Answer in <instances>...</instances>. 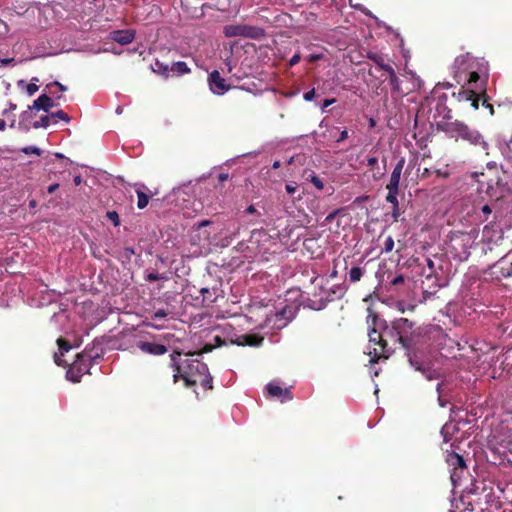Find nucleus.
<instances>
[{
  "label": "nucleus",
  "instance_id": "1",
  "mask_svg": "<svg viewBox=\"0 0 512 512\" xmlns=\"http://www.w3.org/2000/svg\"><path fill=\"white\" fill-rule=\"evenodd\" d=\"M171 367L175 373L173 381L180 378L184 380L185 386L190 387L200 383L205 389H212V377L208 367L201 362L194 354H182L175 352L171 355Z\"/></svg>",
  "mask_w": 512,
  "mask_h": 512
},
{
  "label": "nucleus",
  "instance_id": "2",
  "mask_svg": "<svg viewBox=\"0 0 512 512\" xmlns=\"http://www.w3.org/2000/svg\"><path fill=\"white\" fill-rule=\"evenodd\" d=\"M465 63L469 68L468 89L474 93L482 91L488 79V62L483 58H475L470 53L456 58L458 66Z\"/></svg>",
  "mask_w": 512,
  "mask_h": 512
},
{
  "label": "nucleus",
  "instance_id": "3",
  "mask_svg": "<svg viewBox=\"0 0 512 512\" xmlns=\"http://www.w3.org/2000/svg\"><path fill=\"white\" fill-rule=\"evenodd\" d=\"M478 238V230L468 232L455 231L449 236L447 252L457 261H466L470 256V250Z\"/></svg>",
  "mask_w": 512,
  "mask_h": 512
},
{
  "label": "nucleus",
  "instance_id": "4",
  "mask_svg": "<svg viewBox=\"0 0 512 512\" xmlns=\"http://www.w3.org/2000/svg\"><path fill=\"white\" fill-rule=\"evenodd\" d=\"M442 130L451 138L456 140L462 139L471 145L480 146L484 151L488 149V144L483 139V136L477 130L470 128L462 122L445 123Z\"/></svg>",
  "mask_w": 512,
  "mask_h": 512
},
{
  "label": "nucleus",
  "instance_id": "5",
  "mask_svg": "<svg viewBox=\"0 0 512 512\" xmlns=\"http://www.w3.org/2000/svg\"><path fill=\"white\" fill-rule=\"evenodd\" d=\"M490 445L500 455L512 454V417L502 420L492 431Z\"/></svg>",
  "mask_w": 512,
  "mask_h": 512
},
{
  "label": "nucleus",
  "instance_id": "6",
  "mask_svg": "<svg viewBox=\"0 0 512 512\" xmlns=\"http://www.w3.org/2000/svg\"><path fill=\"white\" fill-rule=\"evenodd\" d=\"M374 328L369 332V341L370 343H374L379 346V348L374 347L373 350H369L368 354L371 357L370 362H377L378 359L383 356L384 358L388 357L387 339L390 338L389 334L385 333V323L382 320H378L376 317L374 318Z\"/></svg>",
  "mask_w": 512,
  "mask_h": 512
},
{
  "label": "nucleus",
  "instance_id": "7",
  "mask_svg": "<svg viewBox=\"0 0 512 512\" xmlns=\"http://www.w3.org/2000/svg\"><path fill=\"white\" fill-rule=\"evenodd\" d=\"M412 326V322L406 318L395 319L391 323V326L385 324V333L389 334L388 336H390L395 343L398 342L404 347H407V338Z\"/></svg>",
  "mask_w": 512,
  "mask_h": 512
},
{
  "label": "nucleus",
  "instance_id": "8",
  "mask_svg": "<svg viewBox=\"0 0 512 512\" xmlns=\"http://www.w3.org/2000/svg\"><path fill=\"white\" fill-rule=\"evenodd\" d=\"M408 361L410 365L417 371L423 373L428 379L432 380L437 378V373L430 369V361L423 351L420 350H408L407 351Z\"/></svg>",
  "mask_w": 512,
  "mask_h": 512
},
{
  "label": "nucleus",
  "instance_id": "9",
  "mask_svg": "<svg viewBox=\"0 0 512 512\" xmlns=\"http://www.w3.org/2000/svg\"><path fill=\"white\" fill-rule=\"evenodd\" d=\"M226 37H244L250 39H258L263 35V30L256 26L231 24L226 25L223 29Z\"/></svg>",
  "mask_w": 512,
  "mask_h": 512
},
{
  "label": "nucleus",
  "instance_id": "10",
  "mask_svg": "<svg viewBox=\"0 0 512 512\" xmlns=\"http://www.w3.org/2000/svg\"><path fill=\"white\" fill-rule=\"evenodd\" d=\"M405 165V159L401 158L395 167L393 168V171L390 176L389 183L386 186V189L388 190L386 200H395V197H398L399 195V185H400V179L402 175V171Z\"/></svg>",
  "mask_w": 512,
  "mask_h": 512
},
{
  "label": "nucleus",
  "instance_id": "11",
  "mask_svg": "<svg viewBox=\"0 0 512 512\" xmlns=\"http://www.w3.org/2000/svg\"><path fill=\"white\" fill-rule=\"evenodd\" d=\"M485 304L482 303L474 293L462 296V305L459 310V315L463 317H471L473 314L482 312Z\"/></svg>",
  "mask_w": 512,
  "mask_h": 512
},
{
  "label": "nucleus",
  "instance_id": "12",
  "mask_svg": "<svg viewBox=\"0 0 512 512\" xmlns=\"http://www.w3.org/2000/svg\"><path fill=\"white\" fill-rule=\"evenodd\" d=\"M209 86L212 93L217 95H223L229 89V85L226 84L225 79L221 77L218 71H213L209 75Z\"/></svg>",
  "mask_w": 512,
  "mask_h": 512
},
{
  "label": "nucleus",
  "instance_id": "13",
  "mask_svg": "<svg viewBox=\"0 0 512 512\" xmlns=\"http://www.w3.org/2000/svg\"><path fill=\"white\" fill-rule=\"evenodd\" d=\"M136 346L143 353L151 355H163L167 352V347L165 345L155 342L139 341Z\"/></svg>",
  "mask_w": 512,
  "mask_h": 512
},
{
  "label": "nucleus",
  "instance_id": "14",
  "mask_svg": "<svg viewBox=\"0 0 512 512\" xmlns=\"http://www.w3.org/2000/svg\"><path fill=\"white\" fill-rule=\"evenodd\" d=\"M262 341V337L254 334L237 335L235 338H232L230 340L232 344H236L238 346H259L262 343Z\"/></svg>",
  "mask_w": 512,
  "mask_h": 512
},
{
  "label": "nucleus",
  "instance_id": "15",
  "mask_svg": "<svg viewBox=\"0 0 512 512\" xmlns=\"http://www.w3.org/2000/svg\"><path fill=\"white\" fill-rule=\"evenodd\" d=\"M266 388L269 395H271L272 397L279 398L281 402H286L293 398L289 389L282 388L276 383L271 382L267 385Z\"/></svg>",
  "mask_w": 512,
  "mask_h": 512
},
{
  "label": "nucleus",
  "instance_id": "16",
  "mask_svg": "<svg viewBox=\"0 0 512 512\" xmlns=\"http://www.w3.org/2000/svg\"><path fill=\"white\" fill-rule=\"evenodd\" d=\"M135 38L133 30H116L111 33V39L121 45L131 43Z\"/></svg>",
  "mask_w": 512,
  "mask_h": 512
},
{
  "label": "nucleus",
  "instance_id": "17",
  "mask_svg": "<svg viewBox=\"0 0 512 512\" xmlns=\"http://www.w3.org/2000/svg\"><path fill=\"white\" fill-rule=\"evenodd\" d=\"M452 69L457 83H463L468 86L469 68L467 67V63L458 66L455 60Z\"/></svg>",
  "mask_w": 512,
  "mask_h": 512
},
{
  "label": "nucleus",
  "instance_id": "18",
  "mask_svg": "<svg viewBox=\"0 0 512 512\" xmlns=\"http://www.w3.org/2000/svg\"><path fill=\"white\" fill-rule=\"evenodd\" d=\"M446 461L452 469H460V472H464L466 468L463 457L457 453H449Z\"/></svg>",
  "mask_w": 512,
  "mask_h": 512
},
{
  "label": "nucleus",
  "instance_id": "19",
  "mask_svg": "<svg viewBox=\"0 0 512 512\" xmlns=\"http://www.w3.org/2000/svg\"><path fill=\"white\" fill-rule=\"evenodd\" d=\"M57 344L59 346V352L54 353V362L58 366H63L65 365V362L63 361L62 357L66 352H68L71 349V346L62 338H59L57 340Z\"/></svg>",
  "mask_w": 512,
  "mask_h": 512
},
{
  "label": "nucleus",
  "instance_id": "20",
  "mask_svg": "<svg viewBox=\"0 0 512 512\" xmlns=\"http://www.w3.org/2000/svg\"><path fill=\"white\" fill-rule=\"evenodd\" d=\"M53 105V100L49 96L43 94L33 102L32 107L36 110H44L47 112L53 107Z\"/></svg>",
  "mask_w": 512,
  "mask_h": 512
},
{
  "label": "nucleus",
  "instance_id": "21",
  "mask_svg": "<svg viewBox=\"0 0 512 512\" xmlns=\"http://www.w3.org/2000/svg\"><path fill=\"white\" fill-rule=\"evenodd\" d=\"M170 70L173 75H177V76L186 74L190 71L187 64L183 61H178V62L173 63L170 66Z\"/></svg>",
  "mask_w": 512,
  "mask_h": 512
},
{
  "label": "nucleus",
  "instance_id": "22",
  "mask_svg": "<svg viewBox=\"0 0 512 512\" xmlns=\"http://www.w3.org/2000/svg\"><path fill=\"white\" fill-rule=\"evenodd\" d=\"M369 58L371 60H373L375 62V64L377 65V67L385 72L388 73V75L390 73H392L394 71L393 67L389 64H386L384 62V59L382 56H378V55H371L369 56Z\"/></svg>",
  "mask_w": 512,
  "mask_h": 512
},
{
  "label": "nucleus",
  "instance_id": "23",
  "mask_svg": "<svg viewBox=\"0 0 512 512\" xmlns=\"http://www.w3.org/2000/svg\"><path fill=\"white\" fill-rule=\"evenodd\" d=\"M76 368H78V362H74L66 372L67 379L73 383L80 382L82 376L77 372Z\"/></svg>",
  "mask_w": 512,
  "mask_h": 512
},
{
  "label": "nucleus",
  "instance_id": "24",
  "mask_svg": "<svg viewBox=\"0 0 512 512\" xmlns=\"http://www.w3.org/2000/svg\"><path fill=\"white\" fill-rule=\"evenodd\" d=\"M491 213H492V209L490 208V206L488 204H485L480 208L479 213H477L475 211L476 220L479 222H485Z\"/></svg>",
  "mask_w": 512,
  "mask_h": 512
},
{
  "label": "nucleus",
  "instance_id": "25",
  "mask_svg": "<svg viewBox=\"0 0 512 512\" xmlns=\"http://www.w3.org/2000/svg\"><path fill=\"white\" fill-rule=\"evenodd\" d=\"M389 81L392 86V90L397 94H402L401 81L398 78V76L396 75L395 70L389 74Z\"/></svg>",
  "mask_w": 512,
  "mask_h": 512
},
{
  "label": "nucleus",
  "instance_id": "26",
  "mask_svg": "<svg viewBox=\"0 0 512 512\" xmlns=\"http://www.w3.org/2000/svg\"><path fill=\"white\" fill-rule=\"evenodd\" d=\"M363 276V269L360 267H352L349 271V279L351 282H357Z\"/></svg>",
  "mask_w": 512,
  "mask_h": 512
},
{
  "label": "nucleus",
  "instance_id": "27",
  "mask_svg": "<svg viewBox=\"0 0 512 512\" xmlns=\"http://www.w3.org/2000/svg\"><path fill=\"white\" fill-rule=\"evenodd\" d=\"M52 123V120H51V117L50 115H46V116H43L40 118L39 121H36L33 123V127L35 129H38V128H47L49 127Z\"/></svg>",
  "mask_w": 512,
  "mask_h": 512
},
{
  "label": "nucleus",
  "instance_id": "28",
  "mask_svg": "<svg viewBox=\"0 0 512 512\" xmlns=\"http://www.w3.org/2000/svg\"><path fill=\"white\" fill-rule=\"evenodd\" d=\"M136 192L138 196L137 207L139 209H144L148 205L149 197L147 194L140 190H137Z\"/></svg>",
  "mask_w": 512,
  "mask_h": 512
},
{
  "label": "nucleus",
  "instance_id": "29",
  "mask_svg": "<svg viewBox=\"0 0 512 512\" xmlns=\"http://www.w3.org/2000/svg\"><path fill=\"white\" fill-rule=\"evenodd\" d=\"M50 117H51V120H52L53 124L57 123L58 120H62V121H65V122H69L70 121L69 116L64 111H62V110H59V111H57L55 113H51Z\"/></svg>",
  "mask_w": 512,
  "mask_h": 512
},
{
  "label": "nucleus",
  "instance_id": "30",
  "mask_svg": "<svg viewBox=\"0 0 512 512\" xmlns=\"http://www.w3.org/2000/svg\"><path fill=\"white\" fill-rule=\"evenodd\" d=\"M386 201L392 205V217L395 221H397L400 216L398 197H395V200H386Z\"/></svg>",
  "mask_w": 512,
  "mask_h": 512
},
{
  "label": "nucleus",
  "instance_id": "31",
  "mask_svg": "<svg viewBox=\"0 0 512 512\" xmlns=\"http://www.w3.org/2000/svg\"><path fill=\"white\" fill-rule=\"evenodd\" d=\"M153 70L165 76H169L172 73L168 65H164L158 61L155 63Z\"/></svg>",
  "mask_w": 512,
  "mask_h": 512
},
{
  "label": "nucleus",
  "instance_id": "32",
  "mask_svg": "<svg viewBox=\"0 0 512 512\" xmlns=\"http://www.w3.org/2000/svg\"><path fill=\"white\" fill-rule=\"evenodd\" d=\"M455 426L452 425V424H445L442 429H441V434L444 438V441L445 442H448L449 441V436L451 435V433L453 432Z\"/></svg>",
  "mask_w": 512,
  "mask_h": 512
},
{
  "label": "nucleus",
  "instance_id": "33",
  "mask_svg": "<svg viewBox=\"0 0 512 512\" xmlns=\"http://www.w3.org/2000/svg\"><path fill=\"white\" fill-rule=\"evenodd\" d=\"M394 239L392 236H388L384 241V247L382 249V252L389 253L394 248Z\"/></svg>",
  "mask_w": 512,
  "mask_h": 512
},
{
  "label": "nucleus",
  "instance_id": "34",
  "mask_svg": "<svg viewBox=\"0 0 512 512\" xmlns=\"http://www.w3.org/2000/svg\"><path fill=\"white\" fill-rule=\"evenodd\" d=\"M78 362V368H76L77 372L81 375L88 372V366L87 364L83 363V356L78 355V359L75 361Z\"/></svg>",
  "mask_w": 512,
  "mask_h": 512
},
{
  "label": "nucleus",
  "instance_id": "35",
  "mask_svg": "<svg viewBox=\"0 0 512 512\" xmlns=\"http://www.w3.org/2000/svg\"><path fill=\"white\" fill-rule=\"evenodd\" d=\"M106 216L114 224V226L120 225L119 215L116 211H108Z\"/></svg>",
  "mask_w": 512,
  "mask_h": 512
},
{
  "label": "nucleus",
  "instance_id": "36",
  "mask_svg": "<svg viewBox=\"0 0 512 512\" xmlns=\"http://www.w3.org/2000/svg\"><path fill=\"white\" fill-rule=\"evenodd\" d=\"M462 473L463 472H460V469H452L450 478H451V482L454 486H456L457 483L459 482V480L461 479Z\"/></svg>",
  "mask_w": 512,
  "mask_h": 512
},
{
  "label": "nucleus",
  "instance_id": "37",
  "mask_svg": "<svg viewBox=\"0 0 512 512\" xmlns=\"http://www.w3.org/2000/svg\"><path fill=\"white\" fill-rule=\"evenodd\" d=\"M21 151L26 155H29V154L40 155V153H41V150L37 146H26V147L22 148Z\"/></svg>",
  "mask_w": 512,
  "mask_h": 512
},
{
  "label": "nucleus",
  "instance_id": "38",
  "mask_svg": "<svg viewBox=\"0 0 512 512\" xmlns=\"http://www.w3.org/2000/svg\"><path fill=\"white\" fill-rule=\"evenodd\" d=\"M310 182L318 189L323 190L324 183L323 181L316 175H311Z\"/></svg>",
  "mask_w": 512,
  "mask_h": 512
},
{
  "label": "nucleus",
  "instance_id": "39",
  "mask_svg": "<svg viewBox=\"0 0 512 512\" xmlns=\"http://www.w3.org/2000/svg\"><path fill=\"white\" fill-rule=\"evenodd\" d=\"M146 279L150 282L152 281H157V280H160V279H166V277L158 274V273H149L146 277Z\"/></svg>",
  "mask_w": 512,
  "mask_h": 512
},
{
  "label": "nucleus",
  "instance_id": "40",
  "mask_svg": "<svg viewBox=\"0 0 512 512\" xmlns=\"http://www.w3.org/2000/svg\"><path fill=\"white\" fill-rule=\"evenodd\" d=\"M167 316V312L163 309H160L158 311H156L153 316H152V319L153 320H157V319H163Z\"/></svg>",
  "mask_w": 512,
  "mask_h": 512
},
{
  "label": "nucleus",
  "instance_id": "41",
  "mask_svg": "<svg viewBox=\"0 0 512 512\" xmlns=\"http://www.w3.org/2000/svg\"><path fill=\"white\" fill-rule=\"evenodd\" d=\"M26 91H27L28 95L31 96L38 91V86L35 83H30L27 85Z\"/></svg>",
  "mask_w": 512,
  "mask_h": 512
},
{
  "label": "nucleus",
  "instance_id": "42",
  "mask_svg": "<svg viewBox=\"0 0 512 512\" xmlns=\"http://www.w3.org/2000/svg\"><path fill=\"white\" fill-rule=\"evenodd\" d=\"M404 282V277L403 275L399 274L397 276H395L392 280H391V285L393 286H397L399 284H402Z\"/></svg>",
  "mask_w": 512,
  "mask_h": 512
},
{
  "label": "nucleus",
  "instance_id": "43",
  "mask_svg": "<svg viewBox=\"0 0 512 512\" xmlns=\"http://www.w3.org/2000/svg\"><path fill=\"white\" fill-rule=\"evenodd\" d=\"M285 189L288 194H294L297 190V186L293 183H288L286 184Z\"/></svg>",
  "mask_w": 512,
  "mask_h": 512
},
{
  "label": "nucleus",
  "instance_id": "44",
  "mask_svg": "<svg viewBox=\"0 0 512 512\" xmlns=\"http://www.w3.org/2000/svg\"><path fill=\"white\" fill-rule=\"evenodd\" d=\"M300 59H301L300 54H299V53H296V54H295V55H293V56H292V58L289 60V65H290V66H294V65L298 64V63H299V61H300Z\"/></svg>",
  "mask_w": 512,
  "mask_h": 512
},
{
  "label": "nucleus",
  "instance_id": "45",
  "mask_svg": "<svg viewBox=\"0 0 512 512\" xmlns=\"http://www.w3.org/2000/svg\"><path fill=\"white\" fill-rule=\"evenodd\" d=\"M315 96V90L312 89L304 94V99L306 101H311Z\"/></svg>",
  "mask_w": 512,
  "mask_h": 512
},
{
  "label": "nucleus",
  "instance_id": "46",
  "mask_svg": "<svg viewBox=\"0 0 512 512\" xmlns=\"http://www.w3.org/2000/svg\"><path fill=\"white\" fill-rule=\"evenodd\" d=\"M322 57H323L322 54H311V55L308 56L307 60L309 62H315L317 60H320Z\"/></svg>",
  "mask_w": 512,
  "mask_h": 512
},
{
  "label": "nucleus",
  "instance_id": "47",
  "mask_svg": "<svg viewBox=\"0 0 512 512\" xmlns=\"http://www.w3.org/2000/svg\"><path fill=\"white\" fill-rule=\"evenodd\" d=\"M440 388H441V384L439 383L437 385V392L439 393V396H438V402H439V405L441 407H445L446 406V402L442 399L441 395H440Z\"/></svg>",
  "mask_w": 512,
  "mask_h": 512
},
{
  "label": "nucleus",
  "instance_id": "48",
  "mask_svg": "<svg viewBox=\"0 0 512 512\" xmlns=\"http://www.w3.org/2000/svg\"><path fill=\"white\" fill-rule=\"evenodd\" d=\"M348 138V131L346 129H344L341 133H340V137L337 139V142H342L344 141L345 139Z\"/></svg>",
  "mask_w": 512,
  "mask_h": 512
},
{
  "label": "nucleus",
  "instance_id": "49",
  "mask_svg": "<svg viewBox=\"0 0 512 512\" xmlns=\"http://www.w3.org/2000/svg\"><path fill=\"white\" fill-rule=\"evenodd\" d=\"M378 163V159L376 157H370L367 159V164L370 167L375 166Z\"/></svg>",
  "mask_w": 512,
  "mask_h": 512
},
{
  "label": "nucleus",
  "instance_id": "50",
  "mask_svg": "<svg viewBox=\"0 0 512 512\" xmlns=\"http://www.w3.org/2000/svg\"><path fill=\"white\" fill-rule=\"evenodd\" d=\"M58 187H59V184H58V183L51 184V185L48 187L47 191H48V193H50V194H51V193L55 192V191L58 189Z\"/></svg>",
  "mask_w": 512,
  "mask_h": 512
},
{
  "label": "nucleus",
  "instance_id": "51",
  "mask_svg": "<svg viewBox=\"0 0 512 512\" xmlns=\"http://www.w3.org/2000/svg\"><path fill=\"white\" fill-rule=\"evenodd\" d=\"M506 147H507V150H508V153H509V157L512 158V137L507 142Z\"/></svg>",
  "mask_w": 512,
  "mask_h": 512
},
{
  "label": "nucleus",
  "instance_id": "52",
  "mask_svg": "<svg viewBox=\"0 0 512 512\" xmlns=\"http://www.w3.org/2000/svg\"><path fill=\"white\" fill-rule=\"evenodd\" d=\"M335 102V99H326L323 104V109L327 108L329 105Z\"/></svg>",
  "mask_w": 512,
  "mask_h": 512
},
{
  "label": "nucleus",
  "instance_id": "53",
  "mask_svg": "<svg viewBox=\"0 0 512 512\" xmlns=\"http://www.w3.org/2000/svg\"><path fill=\"white\" fill-rule=\"evenodd\" d=\"M246 212L249 214H254V213H257V210L255 209V207L253 205H250L247 207Z\"/></svg>",
  "mask_w": 512,
  "mask_h": 512
},
{
  "label": "nucleus",
  "instance_id": "54",
  "mask_svg": "<svg viewBox=\"0 0 512 512\" xmlns=\"http://www.w3.org/2000/svg\"><path fill=\"white\" fill-rule=\"evenodd\" d=\"M54 84H55L56 86H58V87H59V89H60L61 91H63V92L67 90V87H66V86H64V85H62L60 82H57V81H56Z\"/></svg>",
  "mask_w": 512,
  "mask_h": 512
},
{
  "label": "nucleus",
  "instance_id": "55",
  "mask_svg": "<svg viewBox=\"0 0 512 512\" xmlns=\"http://www.w3.org/2000/svg\"><path fill=\"white\" fill-rule=\"evenodd\" d=\"M81 182H82V178H81V176H79V175H78V176H75V177H74V183H75V185H80V184H81Z\"/></svg>",
  "mask_w": 512,
  "mask_h": 512
},
{
  "label": "nucleus",
  "instance_id": "56",
  "mask_svg": "<svg viewBox=\"0 0 512 512\" xmlns=\"http://www.w3.org/2000/svg\"><path fill=\"white\" fill-rule=\"evenodd\" d=\"M6 128V122L3 119H0V131H4Z\"/></svg>",
  "mask_w": 512,
  "mask_h": 512
},
{
  "label": "nucleus",
  "instance_id": "57",
  "mask_svg": "<svg viewBox=\"0 0 512 512\" xmlns=\"http://www.w3.org/2000/svg\"><path fill=\"white\" fill-rule=\"evenodd\" d=\"M37 206L36 200L32 199L29 201V207L34 209Z\"/></svg>",
  "mask_w": 512,
  "mask_h": 512
},
{
  "label": "nucleus",
  "instance_id": "58",
  "mask_svg": "<svg viewBox=\"0 0 512 512\" xmlns=\"http://www.w3.org/2000/svg\"><path fill=\"white\" fill-rule=\"evenodd\" d=\"M280 165H281L280 161L277 160V161H274V163L272 164V167H273V169H278L280 167Z\"/></svg>",
  "mask_w": 512,
  "mask_h": 512
},
{
  "label": "nucleus",
  "instance_id": "59",
  "mask_svg": "<svg viewBox=\"0 0 512 512\" xmlns=\"http://www.w3.org/2000/svg\"><path fill=\"white\" fill-rule=\"evenodd\" d=\"M209 223H210V222H209L208 220H204V221H202V222H200V223L198 224V227L206 226V225H208Z\"/></svg>",
  "mask_w": 512,
  "mask_h": 512
},
{
  "label": "nucleus",
  "instance_id": "60",
  "mask_svg": "<svg viewBox=\"0 0 512 512\" xmlns=\"http://www.w3.org/2000/svg\"><path fill=\"white\" fill-rule=\"evenodd\" d=\"M227 178H228V175H227V174H220V176H219L220 181H224V180H226Z\"/></svg>",
  "mask_w": 512,
  "mask_h": 512
},
{
  "label": "nucleus",
  "instance_id": "61",
  "mask_svg": "<svg viewBox=\"0 0 512 512\" xmlns=\"http://www.w3.org/2000/svg\"><path fill=\"white\" fill-rule=\"evenodd\" d=\"M12 61H13V59H1V63L5 64V65L10 63V62H12Z\"/></svg>",
  "mask_w": 512,
  "mask_h": 512
},
{
  "label": "nucleus",
  "instance_id": "62",
  "mask_svg": "<svg viewBox=\"0 0 512 512\" xmlns=\"http://www.w3.org/2000/svg\"><path fill=\"white\" fill-rule=\"evenodd\" d=\"M369 124H370L371 127H374L375 126L374 119L371 118L370 121H369Z\"/></svg>",
  "mask_w": 512,
  "mask_h": 512
},
{
  "label": "nucleus",
  "instance_id": "63",
  "mask_svg": "<svg viewBox=\"0 0 512 512\" xmlns=\"http://www.w3.org/2000/svg\"><path fill=\"white\" fill-rule=\"evenodd\" d=\"M151 327L153 328H156V329H161L162 326H159V325H156V324H150Z\"/></svg>",
  "mask_w": 512,
  "mask_h": 512
},
{
  "label": "nucleus",
  "instance_id": "64",
  "mask_svg": "<svg viewBox=\"0 0 512 512\" xmlns=\"http://www.w3.org/2000/svg\"><path fill=\"white\" fill-rule=\"evenodd\" d=\"M116 113H117V114H121V113H122V108H121V107H118V108L116 109Z\"/></svg>",
  "mask_w": 512,
  "mask_h": 512
}]
</instances>
